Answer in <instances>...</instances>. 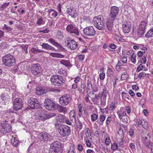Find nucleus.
Instances as JSON below:
<instances>
[{
    "instance_id": "1",
    "label": "nucleus",
    "mask_w": 153,
    "mask_h": 153,
    "mask_svg": "<svg viewBox=\"0 0 153 153\" xmlns=\"http://www.w3.org/2000/svg\"><path fill=\"white\" fill-rule=\"evenodd\" d=\"M2 59L3 64L6 66L10 67L16 63L15 57L9 54L2 57Z\"/></svg>"
},
{
    "instance_id": "2",
    "label": "nucleus",
    "mask_w": 153,
    "mask_h": 153,
    "mask_svg": "<svg viewBox=\"0 0 153 153\" xmlns=\"http://www.w3.org/2000/svg\"><path fill=\"white\" fill-rule=\"evenodd\" d=\"M94 25L99 30H103L105 27L104 20L102 17L100 15L94 17L93 19Z\"/></svg>"
},
{
    "instance_id": "3",
    "label": "nucleus",
    "mask_w": 153,
    "mask_h": 153,
    "mask_svg": "<svg viewBox=\"0 0 153 153\" xmlns=\"http://www.w3.org/2000/svg\"><path fill=\"white\" fill-rule=\"evenodd\" d=\"M50 79L51 83L55 86L61 85L65 81L62 76L56 74L52 75Z\"/></svg>"
},
{
    "instance_id": "4",
    "label": "nucleus",
    "mask_w": 153,
    "mask_h": 153,
    "mask_svg": "<svg viewBox=\"0 0 153 153\" xmlns=\"http://www.w3.org/2000/svg\"><path fill=\"white\" fill-rule=\"evenodd\" d=\"M58 131L60 134L63 137L68 136L71 132L70 128L66 125H58Z\"/></svg>"
},
{
    "instance_id": "5",
    "label": "nucleus",
    "mask_w": 153,
    "mask_h": 153,
    "mask_svg": "<svg viewBox=\"0 0 153 153\" xmlns=\"http://www.w3.org/2000/svg\"><path fill=\"white\" fill-rule=\"evenodd\" d=\"M151 134L150 133H145L142 137V141L143 143L147 148H150L153 146V143L150 141Z\"/></svg>"
},
{
    "instance_id": "6",
    "label": "nucleus",
    "mask_w": 153,
    "mask_h": 153,
    "mask_svg": "<svg viewBox=\"0 0 153 153\" xmlns=\"http://www.w3.org/2000/svg\"><path fill=\"white\" fill-rule=\"evenodd\" d=\"M8 122L5 121V122L1 123L0 125V131L1 133L5 134L11 132L12 127Z\"/></svg>"
},
{
    "instance_id": "7",
    "label": "nucleus",
    "mask_w": 153,
    "mask_h": 153,
    "mask_svg": "<svg viewBox=\"0 0 153 153\" xmlns=\"http://www.w3.org/2000/svg\"><path fill=\"white\" fill-rule=\"evenodd\" d=\"M28 105L31 108L34 109L39 108L41 104L37 99L31 97L29 99Z\"/></svg>"
},
{
    "instance_id": "8",
    "label": "nucleus",
    "mask_w": 153,
    "mask_h": 153,
    "mask_svg": "<svg viewBox=\"0 0 153 153\" xmlns=\"http://www.w3.org/2000/svg\"><path fill=\"white\" fill-rule=\"evenodd\" d=\"M45 108L48 110H54L56 108V105L53 101L49 99H46L44 102Z\"/></svg>"
},
{
    "instance_id": "9",
    "label": "nucleus",
    "mask_w": 153,
    "mask_h": 153,
    "mask_svg": "<svg viewBox=\"0 0 153 153\" xmlns=\"http://www.w3.org/2000/svg\"><path fill=\"white\" fill-rule=\"evenodd\" d=\"M38 137L40 140L42 142L50 141L52 139L51 135L45 132H43L39 134Z\"/></svg>"
},
{
    "instance_id": "10",
    "label": "nucleus",
    "mask_w": 153,
    "mask_h": 153,
    "mask_svg": "<svg viewBox=\"0 0 153 153\" xmlns=\"http://www.w3.org/2000/svg\"><path fill=\"white\" fill-rule=\"evenodd\" d=\"M119 11V9L116 6H112L111 7L109 18L112 20H114L117 16L118 15Z\"/></svg>"
},
{
    "instance_id": "11",
    "label": "nucleus",
    "mask_w": 153,
    "mask_h": 153,
    "mask_svg": "<svg viewBox=\"0 0 153 153\" xmlns=\"http://www.w3.org/2000/svg\"><path fill=\"white\" fill-rule=\"evenodd\" d=\"M102 91L100 96V103L101 105H103L105 103L106 97L108 94L107 88L105 85L102 87Z\"/></svg>"
},
{
    "instance_id": "12",
    "label": "nucleus",
    "mask_w": 153,
    "mask_h": 153,
    "mask_svg": "<svg viewBox=\"0 0 153 153\" xmlns=\"http://www.w3.org/2000/svg\"><path fill=\"white\" fill-rule=\"evenodd\" d=\"M83 31L85 35L89 37L94 36L96 33L94 29L91 26L87 27L84 28Z\"/></svg>"
},
{
    "instance_id": "13",
    "label": "nucleus",
    "mask_w": 153,
    "mask_h": 153,
    "mask_svg": "<svg viewBox=\"0 0 153 153\" xmlns=\"http://www.w3.org/2000/svg\"><path fill=\"white\" fill-rule=\"evenodd\" d=\"M41 67L38 63L33 65L31 68V71L34 75L39 76L41 74Z\"/></svg>"
},
{
    "instance_id": "14",
    "label": "nucleus",
    "mask_w": 153,
    "mask_h": 153,
    "mask_svg": "<svg viewBox=\"0 0 153 153\" xmlns=\"http://www.w3.org/2000/svg\"><path fill=\"white\" fill-rule=\"evenodd\" d=\"M147 25L146 22L143 21L141 22L139 26L138 30V35L140 37L143 36L145 32V30Z\"/></svg>"
},
{
    "instance_id": "15",
    "label": "nucleus",
    "mask_w": 153,
    "mask_h": 153,
    "mask_svg": "<svg viewBox=\"0 0 153 153\" xmlns=\"http://www.w3.org/2000/svg\"><path fill=\"white\" fill-rule=\"evenodd\" d=\"M71 100V98L69 95L65 94L59 98V102L60 104L64 106L67 105Z\"/></svg>"
},
{
    "instance_id": "16",
    "label": "nucleus",
    "mask_w": 153,
    "mask_h": 153,
    "mask_svg": "<svg viewBox=\"0 0 153 153\" xmlns=\"http://www.w3.org/2000/svg\"><path fill=\"white\" fill-rule=\"evenodd\" d=\"M67 31L71 34H74L75 35H79V32L78 28L75 25L69 24L66 27Z\"/></svg>"
},
{
    "instance_id": "17",
    "label": "nucleus",
    "mask_w": 153,
    "mask_h": 153,
    "mask_svg": "<svg viewBox=\"0 0 153 153\" xmlns=\"http://www.w3.org/2000/svg\"><path fill=\"white\" fill-rule=\"evenodd\" d=\"M36 117L42 121L48 119L47 112L43 110L38 111L37 112Z\"/></svg>"
},
{
    "instance_id": "18",
    "label": "nucleus",
    "mask_w": 153,
    "mask_h": 153,
    "mask_svg": "<svg viewBox=\"0 0 153 153\" xmlns=\"http://www.w3.org/2000/svg\"><path fill=\"white\" fill-rule=\"evenodd\" d=\"M48 41L53 45L58 48V51H62L64 50L65 49L62 45L56 42L53 39L50 38L48 40Z\"/></svg>"
},
{
    "instance_id": "19",
    "label": "nucleus",
    "mask_w": 153,
    "mask_h": 153,
    "mask_svg": "<svg viewBox=\"0 0 153 153\" xmlns=\"http://www.w3.org/2000/svg\"><path fill=\"white\" fill-rule=\"evenodd\" d=\"M65 45L67 47L72 50L76 49L78 46L77 42L73 39L68 41Z\"/></svg>"
},
{
    "instance_id": "20",
    "label": "nucleus",
    "mask_w": 153,
    "mask_h": 153,
    "mask_svg": "<svg viewBox=\"0 0 153 153\" xmlns=\"http://www.w3.org/2000/svg\"><path fill=\"white\" fill-rule=\"evenodd\" d=\"M131 28V24L130 22L127 21L122 25L123 30L125 33H128L130 30Z\"/></svg>"
},
{
    "instance_id": "21",
    "label": "nucleus",
    "mask_w": 153,
    "mask_h": 153,
    "mask_svg": "<svg viewBox=\"0 0 153 153\" xmlns=\"http://www.w3.org/2000/svg\"><path fill=\"white\" fill-rule=\"evenodd\" d=\"M66 11L69 15L73 18L77 17V14L76 10L73 7H71L67 9Z\"/></svg>"
},
{
    "instance_id": "22",
    "label": "nucleus",
    "mask_w": 153,
    "mask_h": 153,
    "mask_svg": "<svg viewBox=\"0 0 153 153\" xmlns=\"http://www.w3.org/2000/svg\"><path fill=\"white\" fill-rule=\"evenodd\" d=\"M19 99L18 98H16L13 102V111L17 114H19V112L18 111L19 110Z\"/></svg>"
},
{
    "instance_id": "23",
    "label": "nucleus",
    "mask_w": 153,
    "mask_h": 153,
    "mask_svg": "<svg viewBox=\"0 0 153 153\" xmlns=\"http://www.w3.org/2000/svg\"><path fill=\"white\" fill-rule=\"evenodd\" d=\"M50 148L55 150L60 151L61 148L60 143L57 141H54L51 143Z\"/></svg>"
},
{
    "instance_id": "24",
    "label": "nucleus",
    "mask_w": 153,
    "mask_h": 153,
    "mask_svg": "<svg viewBox=\"0 0 153 153\" xmlns=\"http://www.w3.org/2000/svg\"><path fill=\"white\" fill-rule=\"evenodd\" d=\"M139 62H140L141 63L137 67V72H139L143 68L144 66L142 64H145L146 63V57L144 56H143L142 59L140 60Z\"/></svg>"
},
{
    "instance_id": "25",
    "label": "nucleus",
    "mask_w": 153,
    "mask_h": 153,
    "mask_svg": "<svg viewBox=\"0 0 153 153\" xmlns=\"http://www.w3.org/2000/svg\"><path fill=\"white\" fill-rule=\"evenodd\" d=\"M42 46V48H44L48 50H51L52 51H56L55 48L53 47L50 45L49 44L46 43H42V44L41 45Z\"/></svg>"
},
{
    "instance_id": "26",
    "label": "nucleus",
    "mask_w": 153,
    "mask_h": 153,
    "mask_svg": "<svg viewBox=\"0 0 153 153\" xmlns=\"http://www.w3.org/2000/svg\"><path fill=\"white\" fill-rule=\"evenodd\" d=\"M114 21L109 18L107 21L106 23V27L108 30L109 31H113V21Z\"/></svg>"
},
{
    "instance_id": "27",
    "label": "nucleus",
    "mask_w": 153,
    "mask_h": 153,
    "mask_svg": "<svg viewBox=\"0 0 153 153\" xmlns=\"http://www.w3.org/2000/svg\"><path fill=\"white\" fill-rule=\"evenodd\" d=\"M119 117L120 119H123V117L126 116V114L123 107H121L120 110L117 112Z\"/></svg>"
},
{
    "instance_id": "28",
    "label": "nucleus",
    "mask_w": 153,
    "mask_h": 153,
    "mask_svg": "<svg viewBox=\"0 0 153 153\" xmlns=\"http://www.w3.org/2000/svg\"><path fill=\"white\" fill-rule=\"evenodd\" d=\"M47 12L48 15L53 18H56L58 15V12L52 8L49 9Z\"/></svg>"
},
{
    "instance_id": "29",
    "label": "nucleus",
    "mask_w": 153,
    "mask_h": 153,
    "mask_svg": "<svg viewBox=\"0 0 153 153\" xmlns=\"http://www.w3.org/2000/svg\"><path fill=\"white\" fill-rule=\"evenodd\" d=\"M35 92L38 95H42L46 93L45 90L42 88H36Z\"/></svg>"
},
{
    "instance_id": "30",
    "label": "nucleus",
    "mask_w": 153,
    "mask_h": 153,
    "mask_svg": "<svg viewBox=\"0 0 153 153\" xmlns=\"http://www.w3.org/2000/svg\"><path fill=\"white\" fill-rule=\"evenodd\" d=\"M69 116L72 122H74L76 121L75 114L74 110H71L70 111Z\"/></svg>"
},
{
    "instance_id": "31",
    "label": "nucleus",
    "mask_w": 153,
    "mask_h": 153,
    "mask_svg": "<svg viewBox=\"0 0 153 153\" xmlns=\"http://www.w3.org/2000/svg\"><path fill=\"white\" fill-rule=\"evenodd\" d=\"M100 93L99 94H96L95 95L94 97L92 98V101L94 104L97 105L99 102V101H98V100L100 98Z\"/></svg>"
},
{
    "instance_id": "32",
    "label": "nucleus",
    "mask_w": 153,
    "mask_h": 153,
    "mask_svg": "<svg viewBox=\"0 0 153 153\" xmlns=\"http://www.w3.org/2000/svg\"><path fill=\"white\" fill-rule=\"evenodd\" d=\"M59 62L62 64L65 65L66 67L71 66V63L69 61L65 59H62L59 61Z\"/></svg>"
},
{
    "instance_id": "33",
    "label": "nucleus",
    "mask_w": 153,
    "mask_h": 153,
    "mask_svg": "<svg viewBox=\"0 0 153 153\" xmlns=\"http://www.w3.org/2000/svg\"><path fill=\"white\" fill-rule=\"evenodd\" d=\"M59 112L66 113L67 112V109L66 108L62 106L58 105H56V108Z\"/></svg>"
},
{
    "instance_id": "34",
    "label": "nucleus",
    "mask_w": 153,
    "mask_h": 153,
    "mask_svg": "<svg viewBox=\"0 0 153 153\" xmlns=\"http://www.w3.org/2000/svg\"><path fill=\"white\" fill-rule=\"evenodd\" d=\"M25 105H26V104L24 103V102L23 100H20V110L23 108L24 110V112L22 114H24V113H26V110L27 109V108L26 107H24L23 106Z\"/></svg>"
},
{
    "instance_id": "35",
    "label": "nucleus",
    "mask_w": 153,
    "mask_h": 153,
    "mask_svg": "<svg viewBox=\"0 0 153 153\" xmlns=\"http://www.w3.org/2000/svg\"><path fill=\"white\" fill-rule=\"evenodd\" d=\"M50 54L51 56L53 57L59 58H63L64 57V55L59 53H50Z\"/></svg>"
},
{
    "instance_id": "36",
    "label": "nucleus",
    "mask_w": 153,
    "mask_h": 153,
    "mask_svg": "<svg viewBox=\"0 0 153 153\" xmlns=\"http://www.w3.org/2000/svg\"><path fill=\"white\" fill-rule=\"evenodd\" d=\"M118 133L120 137V139L121 141L123 140L124 137L123 131V129L121 127L119 128Z\"/></svg>"
},
{
    "instance_id": "37",
    "label": "nucleus",
    "mask_w": 153,
    "mask_h": 153,
    "mask_svg": "<svg viewBox=\"0 0 153 153\" xmlns=\"http://www.w3.org/2000/svg\"><path fill=\"white\" fill-rule=\"evenodd\" d=\"M147 38L153 37V27L149 30L145 35Z\"/></svg>"
},
{
    "instance_id": "38",
    "label": "nucleus",
    "mask_w": 153,
    "mask_h": 153,
    "mask_svg": "<svg viewBox=\"0 0 153 153\" xmlns=\"http://www.w3.org/2000/svg\"><path fill=\"white\" fill-rule=\"evenodd\" d=\"M82 124L80 121H79L78 122L76 123L75 128L77 131H79L82 129Z\"/></svg>"
},
{
    "instance_id": "39",
    "label": "nucleus",
    "mask_w": 153,
    "mask_h": 153,
    "mask_svg": "<svg viewBox=\"0 0 153 153\" xmlns=\"http://www.w3.org/2000/svg\"><path fill=\"white\" fill-rule=\"evenodd\" d=\"M85 85L84 83H81L80 86L79 88V91L80 93L82 94H83L85 91Z\"/></svg>"
},
{
    "instance_id": "40",
    "label": "nucleus",
    "mask_w": 153,
    "mask_h": 153,
    "mask_svg": "<svg viewBox=\"0 0 153 153\" xmlns=\"http://www.w3.org/2000/svg\"><path fill=\"white\" fill-rule=\"evenodd\" d=\"M45 90L46 91V93L48 91L54 92L57 91L59 92H60L59 90L50 87H47Z\"/></svg>"
},
{
    "instance_id": "41",
    "label": "nucleus",
    "mask_w": 153,
    "mask_h": 153,
    "mask_svg": "<svg viewBox=\"0 0 153 153\" xmlns=\"http://www.w3.org/2000/svg\"><path fill=\"white\" fill-rule=\"evenodd\" d=\"M111 149L113 151L118 150V146L117 144L115 142L111 143Z\"/></svg>"
},
{
    "instance_id": "42",
    "label": "nucleus",
    "mask_w": 153,
    "mask_h": 153,
    "mask_svg": "<svg viewBox=\"0 0 153 153\" xmlns=\"http://www.w3.org/2000/svg\"><path fill=\"white\" fill-rule=\"evenodd\" d=\"M31 51L34 54H36L38 53H40L42 52L43 51L39 49L38 48H33L31 49Z\"/></svg>"
},
{
    "instance_id": "43",
    "label": "nucleus",
    "mask_w": 153,
    "mask_h": 153,
    "mask_svg": "<svg viewBox=\"0 0 153 153\" xmlns=\"http://www.w3.org/2000/svg\"><path fill=\"white\" fill-rule=\"evenodd\" d=\"M11 143L15 147H17L18 145V143L19 141L16 139V137L13 138L11 140Z\"/></svg>"
},
{
    "instance_id": "44",
    "label": "nucleus",
    "mask_w": 153,
    "mask_h": 153,
    "mask_svg": "<svg viewBox=\"0 0 153 153\" xmlns=\"http://www.w3.org/2000/svg\"><path fill=\"white\" fill-rule=\"evenodd\" d=\"M44 22L43 19L41 17L37 19V21L36 22V24L38 25H42L44 24Z\"/></svg>"
},
{
    "instance_id": "45",
    "label": "nucleus",
    "mask_w": 153,
    "mask_h": 153,
    "mask_svg": "<svg viewBox=\"0 0 153 153\" xmlns=\"http://www.w3.org/2000/svg\"><path fill=\"white\" fill-rule=\"evenodd\" d=\"M20 65L21 66L20 67V72H24L25 73V72L24 71H25V70L26 69V66H25L24 65H23V62H22L20 63Z\"/></svg>"
},
{
    "instance_id": "46",
    "label": "nucleus",
    "mask_w": 153,
    "mask_h": 153,
    "mask_svg": "<svg viewBox=\"0 0 153 153\" xmlns=\"http://www.w3.org/2000/svg\"><path fill=\"white\" fill-rule=\"evenodd\" d=\"M98 115L96 114H92L91 116V120L93 122L96 121L98 118Z\"/></svg>"
},
{
    "instance_id": "47",
    "label": "nucleus",
    "mask_w": 153,
    "mask_h": 153,
    "mask_svg": "<svg viewBox=\"0 0 153 153\" xmlns=\"http://www.w3.org/2000/svg\"><path fill=\"white\" fill-rule=\"evenodd\" d=\"M105 119V116L103 115H100L99 117V119L100 120V122L101 123H100L101 125H102L103 122L104 121Z\"/></svg>"
},
{
    "instance_id": "48",
    "label": "nucleus",
    "mask_w": 153,
    "mask_h": 153,
    "mask_svg": "<svg viewBox=\"0 0 153 153\" xmlns=\"http://www.w3.org/2000/svg\"><path fill=\"white\" fill-rule=\"evenodd\" d=\"M122 98L123 100H124L125 98L128 100L130 99L129 96L127 93L122 92Z\"/></svg>"
},
{
    "instance_id": "49",
    "label": "nucleus",
    "mask_w": 153,
    "mask_h": 153,
    "mask_svg": "<svg viewBox=\"0 0 153 153\" xmlns=\"http://www.w3.org/2000/svg\"><path fill=\"white\" fill-rule=\"evenodd\" d=\"M20 47L22 48V51L23 53H27V49L28 47L27 45H25L24 46L22 45V46H20Z\"/></svg>"
},
{
    "instance_id": "50",
    "label": "nucleus",
    "mask_w": 153,
    "mask_h": 153,
    "mask_svg": "<svg viewBox=\"0 0 153 153\" xmlns=\"http://www.w3.org/2000/svg\"><path fill=\"white\" fill-rule=\"evenodd\" d=\"M111 142V140L109 137H107L105 139L104 143L107 146L109 145Z\"/></svg>"
},
{
    "instance_id": "51",
    "label": "nucleus",
    "mask_w": 153,
    "mask_h": 153,
    "mask_svg": "<svg viewBox=\"0 0 153 153\" xmlns=\"http://www.w3.org/2000/svg\"><path fill=\"white\" fill-rule=\"evenodd\" d=\"M56 115V113H47V117L48 119H49L51 117H54Z\"/></svg>"
},
{
    "instance_id": "52",
    "label": "nucleus",
    "mask_w": 153,
    "mask_h": 153,
    "mask_svg": "<svg viewBox=\"0 0 153 153\" xmlns=\"http://www.w3.org/2000/svg\"><path fill=\"white\" fill-rule=\"evenodd\" d=\"M127 72H124L123 73L121 76V79L122 80H125L127 79Z\"/></svg>"
},
{
    "instance_id": "53",
    "label": "nucleus",
    "mask_w": 153,
    "mask_h": 153,
    "mask_svg": "<svg viewBox=\"0 0 153 153\" xmlns=\"http://www.w3.org/2000/svg\"><path fill=\"white\" fill-rule=\"evenodd\" d=\"M129 147L133 151L135 150V146L134 143H129Z\"/></svg>"
},
{
    "instance_id": "54",
    "label": "nucleus",
    "mask_w": 153,
    "mask_h": 153,
    "mask_svg": "<svg viewBox=\"0 0 153 153\" xmlns=\"http://www.w3.org/2000/svg\"><path fill=\"white\" fill-rule=\"evenodd\" d=\"M142 127L145 129H147L149 128L148 124V123L143 120V122L142 125Z\"/></svg>"
},
{
    "instance_id": "55",
    "label": "nucleus",
    "mask_w": 153,
    "mask_h": 153,
    "mask_svg": "<svg viewBox=\"0 0 153 153\" xmlns=\"http://www.w3.org/2000/svg\"><path fill=\"white\" fill-rule=\"evenodd\" d=\"M87 88L88 90H90L92 88V86L91 81H89L88 80V83L87 84Z\"/></svg>"
},
{
    "instance_id": "56",
    "label": "nucleus",
    "mask_w": 153,
    "mask_h": 153,
    "mask_svg": "<svg viewBox=\"0 0 153 153\" xmlns=\"http://www.w3.org/2000/svg\"><path fill=\"white\" fill-rule=\"evenodd\" d=\"M116 108L115 104L113 102H112L110 104L109 108V109L110 110H114Z\"/></svg>"
},
{
    "instance_id": "57",
    "label": "nucleus",
    "mask_w": 153,
    "mask_h": 153,
    "mask_svg": "<svg viewBox=\"0 0 153 153\" xmlns=\"http://www.w3.org/2000/svg\"><path fill=\"white\" fill-rule=\"evenodd\" d=\"M136 55L134 53H133L131 56V60L132 62L135 64L136 62Z\"/></svg>"
},
{
    "instance_id": "58",
    "label": "nucleus",
    "mask_w": 153,
    "mask_h": 153,
    "mask_svg": "<svg viewBox=\"0 0 153 153\" xmlns=\"http://www.w3.org/2000/svg\"><path fill=\"white\" fill-rule=\"evenodd\" d=\"M56 9L60 14H61L62 13V12L61 10V5L59 3L58 4L56 7Z\"/></svg>"
},
{
    "instance_id": "59",
    "label": "nucleus",
    "mask_w": 153,
    "mask_h": 153,
    "mask_svg": "<svg viewBox=\"0 0 153 153\" xmlns=\"http://www.w3.org/2000/svg\"><path fill=\"white\" fill-rule=\"evenodd\" d=\"M107 73L108 76H110L114 74V72L111 68H109L107 69Z\"/></svg>"
},
{
    "instance_id": "60",
    "label": "nucleus",
    "mask_w": 153,
    "mask_h": 153,
    "mask_svg": "<svg viewBox=\"0 0 153 153\" xmlns=\"http://www.w3.org/2000/svg\"><path fill=\"white\" fill-rule=\"evenodd\" d=\"M49 153H61L60 151L55 150L50 148Z\"/></svg>"
},
{
    "instance_id": "61",
    "label": "nucleus",
    "mask_w": 153,
    "mask_h": 153,
    "mask_svg": "<svg viewBox=\"0 0 153 153\" xmlns=\"http://www.w3.org/2000/svg\"><path fill=\"white\" fill-rule=\"evenodd\" d=\"M75 151V149L74 146H71L70 147V149L68 151V153H75L74 151Z\"/></svg>"
},
{
    "instance_id": "62",
    "label": "nucleus",
    "mask_w": 153,
    "mask_h": 153,
    "mask_svg": "<svg viewBox=\"0 0 153 153\" xmlns=\"http://www.w3.org/2000/svg\"><path fill=\"white\" fill-rule=\"evenodd\" d=\"M3 29L4 30H7L8 32L10 31L12 29L10 26H8L6 25H4V26L3 27Z\"/></svg>"
},
{
    "instance_id": "63",
    "label": "nucleus",
    "mask_w": 153,
    "mask_h": 153,
    "mask_svg": "<svg viewBox=\"0 0 153 153\" xmlns=\"http://www.w3.org/2000/svg\"><path fill=\"white\" fill-rule=\"evenodd\" d=\"M149 74H146L144 72H142L139 73L138 74V77L141 79L142 77H144L145 76H146L147 75H148Z\"/></svg>"
},
{
    "instance_id": "64",
    "label": "nucleus",
    "mask_w": 153,
    "mask_h": 153,
    "mask_svg": "<svg viewBox=\"0 0 153 153\" xmlns=\"http://www.w3.org/2000/svg\"><path fill=\"white\" fill-rule=\"evenodd\" d=\"M134 130L133 128H130L128 132V133H129V135L131 137H132L134 134Z\"/></svg>"
}]
</instances>
